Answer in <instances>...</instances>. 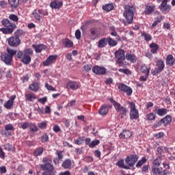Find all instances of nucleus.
<instances>
[{"label":"nucleus","instance_id":"obj_1","mask_svg":"<svg viewBox=\"0 0 175 175\" xmlns=\"http://www.w3.org/2000/svg\"><path fill=\"white\" fill-rule=\"evenodd\" d=\"M123 16L126 20L124 25H129L133 23V17H135V12L136 9L133 5H126L124 8Z\"/></svg>","mask_w":175,"mask_h":175},{"label":"nucleus","instance_id":"obj_2","mask_svg":"<svg viewBox=\"0 0 175 175\" xmlns=\"http://www.w3.org/2000/svg\"><path fill=\"white\" fill-rule=\"evenodd\" d=\"M1 25L5 27L3 28H0V32H2L5 35H10L13 33V31L16 29V25L8 18L3 19L1 21Z\"/></svg>","mask_w":175,"mask_h":175},{"label":"nucleus","instance_id":"obj_3","mask_svg":"<svg viewBox=\"0 0 175 175\" xmlns=\"http://www.w3.org/2000/svg\"><path fill=\"white\" fill-rule=\"evenodd\" d=\"M8 53H2L1 55V59L3 62L5 63L6 65H9L12 62V59H13V56L16 55L17 51L7 49Z\"/></svg>","mask_w":175,"mask_h":175},{"label":"nucleus","instance_id":"obj_4","mask_svg":"<svg viewBox=\"0 0 175 175\" xmlns=\"http://www.w3.org/2000/svg\"><path fill=\"white\" fill-rule=\"evenodd\" d=\"M108 100L111 103H112L116 111L118 113H120L121 118H123V117H125V116H126V108L121 107V104L117 103L116 100H114V99H113V98H109Z\"/></svg>","mask_w":175,"mask_h":175},{"label":"nucleus","instance_id":"obj_5","mask_svg":"<svg viewBox=\"0 0 175 175\" xmlns=\"http://www.w3.org/2000/svg\"><path fill=\"white\" fill-rule=\"evenodd\" d=\"M115 58H116L118 64V66H122L124 60L126 58L125 51L124 49H119L115 52Z\"/></svg>","mask_w":175,"mask_h":175},{"label":"nucleus","instance_id":"obj_6","mask_svg":"<svg viewBox=\"0 0 175 175\" xmlns=\"http://www.w3.org/2000/svg\"><path fill=\"white\" fill-rule=\"evenodd\" d=\"M130 106V120H137L139 118V110L136 109V105L133 102L129 103Z\"/></svg>","mask_w":175,"mask_h":175},{"label":"nucleus","instance_id":"obj_7","mask_svg":"<svg viewBox=\"0 0 175 175\" xmlns=\"http://www.w3.org/2000/svg\"><path fill=\"white\" fill-rule=\"evenodd\" d=\"M44 164L40 165L42 170L44 172L53 171L54 170V167L51 165V160H49L46 157H44L42 159Z\"/></svg>","mask_w":175,"mask_h":175},{"label":"nucleus","instance_id":"obj_8","mask_svg":"<svg viewBox=\"0 0 175 175\" xmlns=\"http://www.w3.org/2000/svg\"><path fill=\"white\" fill-rule=\"evenodd\" d=\"M24 55L22 57L21 62L25 64V65H28L31 62V54L33 53L32 49H27L23 51Z\"/></svg>","mask_w":175,"mask_h":175},{"label":"nucleus","instance_id":"obj_9","mask_svg":"<svg viewBox=\"0 0 175 175\" xmlns=\"http://www.w3.org/2000/svg\"><path fill=\"white\" fill-rule=\"evenodd\" d=\"M139 161V156L136 154H131L128 156L125 159V163L127 164V166L132 167L135 166V163Z\"/></svg>","mask_w":175,"mask_h":175},{"label":"nucleus","instance_id":"obj_10","mask_svg":"<svg viewBox=\"0 0 175 175\" xmlns=\"http://www.w3.org/2000/svg\"><path fill=\"white\" fill-rule=\"evenodd\" d=\"M118 88L120 90V91H122V92H126L128 96H131V95H132V92H133V90L131 88V87L124 83H119Z\"/></svg>","mask_w":175,"mask_h":175},{"label":"nucleus","instance_id":"obj_11","mask_svg":"<svg viewBox=\"0 0 175 175\" xmlns=\"http://www.w3.org/2000/svg\"><path fill=\"white\" fill-rule=\"evenodd\" d=\"M8 42L9 46H11L12 47H17L21 43V40L20 38H17L16 36H12L9 38H8Z\"/></svg>","mask_w":175,"mask_h":175},{"label":"nucleus","instance_id":"obj_12","mask_svg":"<svg viewBox=\"0 0 175 175\" xmlns=\"http://www.w3.org/2000/svg\"><path fill=\"white\" fill-rule=\"evenodd\" d=\"M92 72L95 75H106L107 73V69L105 67L99 66H94L92 68Z\"/></svg>","mask_w":175,"mask_h":175},{"label":"nucleus","instance_id":"obj_13","mask_svg":"<svg viewBox=\"0 0 175 175\" xmlns=\"http://www.w3.org/2000/svg\"><path fill=\"white\" fill-rule=\"evenodd\" d=\"M157 69L153 72V75L157 73H161L163 69H165V62L162 59H159L157 62Z\"/></svg>","mask_w":175,"mask_h":175},{"label":"nucleus","instance_id":"obj_14","mask_svg":"<svg viewBox=\"0 0 175 175\" xmlns=\"http://www.w3.org/2000/svg\"><path fill=\"white\" fill-rule=\"evenodd\" d=\"M57 58V55H50L44 62H43L42 65L44 66H49V65H51Z\"/></svg>","mask_w":175,"mask_h":175},{"label":"nucleus","instance_id":"obj_15","mask_svg":"<svg viewBox=\"0 0 175 175\" xmlns=\"http://www.w3.org/2000/svg\"><path fill=\"white\" fill-rule=\"evenodd\" d=\"M132 137V132L129 130L124 129L122 133L119 135L120 139H129Z\"/></svg>","mask_w":175,"mask_h":175},{"label":"nucleus","instance_id":"obj_16","mask_svg":"<svg viewBox=\"0 0 175 175\" xmlns=\"http://www.w3.org/2000/svg\"><path fill=\"white\" fill-rule=\"evenodd\" d=\"M165 64L167 66L175 65V58L172 55H168L165 59Z\"/></svg>","mask_w":175,"mask_h":175},{"label":"nucleus","instance_id":"obj_17","mask_svg":"<svg viewBox=\"0 0 175 175\" xmlns=\"http://www.w3.org/2000/svg\"><path fill=\"white\" fill-rule=\"evenodd\" d=\"M125 58H126V61H129L130 62H132L133 64H135V62H136V61H137V57L132 53H126Z\"/></svg>","mask_w":175,"mask_h":175},{"label":"nucleus","instance_id":"obj_18","mask_svg":"<svg viewBox=\"0 0 175 175\" xmlns=\"http://www.w3.org/2000/svg\"><path fill=\"white\" fill-rule=\"evenodd\" d=\"M149 47L151 49L150 53L152 54H157V53H158V50L159 49V45L155 42H152L150 44Z\"/></svg>","mask_w":175,"mask_h":175},{"label":"nucleus","instance_id":"obj_19","mask_svg":"<svg viewBox=\"0 0 175 175\" xmlns=\"http://www.w3.org/2000/svg\"><path fill=\"white\" fill-rule=\"evenodd\" d=\"M163 126H167L170 122H172V116L167 115L165 117L161 119Z\"/></svg>","mask_w":175,"mask_h":175},{"label":"nucleus","instance_id":"obj_20","mask_svg":"<svg viewBox=\"0 0 175 175\" xmlns=\"http://www.w3.org/2000/svg\"><path fill=\"white\" fill-rule=\"evenodd\" d=\"M43 11L42 10H36L33 12V16L36 20L40 21Z\"/></svg>","mask_w":175,"mask_h":175},{"label":"nucleus","instance_id":"obj_21","mask_svg":"<svg viewBox=\"0 0 175 175\" xmlns=\"http://www.w3.org/2000/svg\"><path fill=\"white\" fill-rule=\"evenodd\" d=\"M33 49H34L36 53H42V50H46V46L44 44H33Z\"/></svg>","mask_w":175,"mask_h":175},{"label":"nucleus","instance_id":"obj_22","mask_svg":"<svg viewBox=\"0 0 175 175\" xmlns=\"http://www.w3.org/2000/svg\"><path fill=\"white\" fill-rule=\"evenodd\" d=\"M140 70L142 73H144L146 76H150V70H151V68L147 67L146 64H142Z\"/></svg>","mask_w":175,"mask_h":175},{"label":"nucleus","instance_id":"obj_23","mask_svg":"<svg viewBox=\"0 0 175 175\" xmlns=\"http://www.w3.org/2000/svg\"><path fill=\"white\" fill-rule=\"evenodd\" d=\"M67 87L75 91L79 88V84L75 81H70L67 83Z\"/></svg>","mask_w":175,"mask_h":175},{"label":"nucleus","instance_id":"obj_24","mask_svg":"<svg viewBox=\"0 0 175 175\" xmlns=\"http://www.w3.org/2000/svg\"><path fill=\"white\" fill-rule=\"evenodd\" d=\"M29 90L33 91V92H38L39 91V83L34 82L29 85Z\"/></svg>","mask_w":175,"mask_h":175},{"label":"nucleus","instance_id":"obj_25","mask_svg":"<svg viewBox=\"0 0 175 175\" xmlns=\"http://www.w3.org/2000/svg\"><path fill=\"white\" fill-rule=\"evenodd\" d=\"M107 46V40L106 38H103L98 41V49H103Z\"/></svg>","mask_w":175,"mask_h":175},{"label":"nucleus","instance_id":"obj_26","mask_svg":"<svg viewBox=\"0 0 175 175\" xmlns=\"http://www.w3.org/2000/svg\"><path fill=\"white\" fill-rule=\"evenodd\" d=\"M167 109L165 108H160L156 110L157 114H158L160 117H163V116H166L167 114Z\"/></svg>","mask_w":175,"mask_h":175},{"label":"nucleus","instance_id":"obj_27","mask_svg":"<svg viewBox=\"0 0 175 175\" xmlns=\"http://www.w3.org/2000/svg\"><path fill=\"white\" fill-rule=\"evenodd\" d=\"M50 6L52 9H59L62 6V2L55 1L51 3Z\"/></svg>","mask_w":175,"mask_h":175},{"label":"nucleus","instance_id":"obj_28","mask_svg":"<svg viewBox=\"0 0 175 175\" xmlns=\"http://www.w3.org/2000/svg\"><path fill=\"white\" fill-rule=\"evenodd\" d=\"M154 11H155V6H154V5H147L146 7L144 13L148 15V14H151V13H152Z\"/></svg>","mask_w":175,"mask_h":175},{"label":"nucleus","instance_id":"obj_29","mask_svg":"<svg viewBox=\"0 0 175 175\" xmlns=\"http://www.w3.org/2000/svg\"><path fill=\"white\" fill-rule=\"evenodd\" d=\"M107 42L110 47H115L118 44V42L111 37L107 38Z\"/></svg>","mask_w":175,"mask_h":175},{"label":"nucleus","instance_id":"obj_30","mask_svg":"<svg viewBox=\"0 0 175 175\" xmlns=\"http://www.w3.org/2000/svg\"><path fill=\"white\" fill-rule=\"evenodd\" d=\"M160 10L162 12H169L170 10V7L167 5V3H161L160 5Z\"/></svg>","mask_w":175,"mask_h":175},{"label":"nucleus","instance_id":"obj_31","mask_svg":"<svg viewBox=\"0 0 175 175\" xmlns=\"http://www.w3.org/2000/svg\"><path fill=\"white\" fill-rule=\"evenodd\" d=\"M109 111V108L107 107V105H103L101 107V108L99 109V113L101 116H106Z\"/></svg>","mask_w":175,"mask_h":175},{"label":"nucleus","instance_id":"obj_32","mask_svg":"<svg viewBox=\"0 0 175 175\" xmlns=\"http://www.w3.org/2000/svg\"><path fill=\"white\" fill-rule=\"evenodd\" d=\"M25 96L27 102H33V100L36 99V96L35 94H26Z\"/></svg>","mask_w":175,"mask_h":175},{"label":"nucleus","instance_id":"obj_33","mask_svg":"<svg viewBox=\"0 0 175 175\" xmlns=\"http://www.w3.org/2000/svg\"><path fill=\"white\" fill-rule=\"evenodd\" d=\"M103 9L105 12H111V10L114 9V5H113L112 3L106 4L105 5H103Z\"/></svg>","mask_w":175,"mask_h":175},{"label":"nucleus","instance_id":"obj_34","mask_svg":"<svg viewBox=\"0 0 175 175\" xmlns=\"http://www.w3.org/2000/svg\"><path fill=\"white\" fill-rule=\"evenodd\" d=\"M116 165L117 166H118L119 167H122V169H129V166L125 165V164L124 163V159L119 160L117 162Z\"/></svg>","mask_w":175,"mask_h":175},{"label":"nucleus","instance_id":"obj_35","mask_svg":"<svg viewBox=\"0 0 175 175\" xmlns=\"http://www.w3.org/2000/svg\"><path fill=\"white\" fill-rule=\"evenodd\" d=\"M29 128L30 129V132L36 133L38 132V131H39L38 126H36V124L31 122H30V126H29Z\"/></svg>","mask_w":175,"mask_h":175},{"label":"nucleus","instance_id":"obj_36","mask_svg":"<svg viewBox=\"0 0 175 175\" xmlns=\"http://www.w3.org/2000/svg\"><path fill=\"white\" fill-rule=\"evenodd\" d=\"M57 155L58 157V159H53V162H54L55 165H57V163H58V161H61V159H62V158H64L62 152L57 151Z\"/></svg>","mask_w":175,"mask_h":175},{"label":"nucleus","instance_id":"obj_37","mask_svg":"<svg viewBox=\"0 0 175 175\" xmlns=\"http://www.w3.org/2000/svg\"><path fill=\"white\" fill-rule=\"evenodd\" d=\"M8 2L11 8H17V6H18V2H20V0H8Z\"/></svg>","mask_w":175,"mask_h":175},{"label":"nucleus","instance_id":"obj_38","mask_svg":"<svg viewBox=\"0 0 175 175\" xmlns=\"http://www.w3.org/2000/svg\"><path fill=\"white\" fill-rule=\"evenodd\" d=\"M72 167H75V161L68 159L66 160V169H72Z\"/></svg>","mask_w":175,"mask_h":175},{"label":"nucleus","instance_id":"obj_39","mask_svg":"<svg viewBox=\"0 0 175 175\" xmlns=\"http://www.w3.org/2000/svg\"><path fill=\"white\" fill-rule=\"evenodd\" d=\"M142 36L144 38L146 42H150V40H152V36L146 32L142 33Z\"/></svg>","mask_w":175,"mask_h":175},{"label":"nucleus","instance_id":"obj_40","mask_svg":"<svg viewBox=\"0 0 175 175\" xmlns=\"http://www.w3.org/2000/svg\"><path fill=\"white\" fill-rule=\"evenodd\" d=\"M14 35L17 38H20V37L25 35V31H24L23 29H18L16 31H15Z\"/></svg>","mask_w":175,"mask_h":175},{"label":"nucleus","instance_id":"obj_41","mask_svg":"<svg viewBox=\"0 0 175 175\" xmlns=\"http://www.w3.org/2000/svg\"><path fill=\"white\" fill-rule=\"evenodd\" d=\"M43 154V148H38L33 152V155L35 157H39Z\"/></svg>","mask_w":175,"mask_h":175},{"label":"nucleus","instance_id":"obj_42","mask_svg":"<svg viewBox=\"0 0 175 175\" xmlns=\"http://www.w3.org/2000/svg\"><path fill=\"white\" fill-rule=\"evenodd\" d=\"M118 72H120V73H124V75H132V72H131V70H129V69L128 68H120L118 70Z\"/></svg>","mask_w":175,"mask_h":175},{"label":"nucleus","instance_id":"obj_43","mask_svg":"<svg viewBox=\"0 0 175 175\" xmlns=\"http://www.w3.org/2000/svg\"><path fill=\"white\" fill-rule=\"evenodd\" d=\"M8 18L14 23H17L18 21V16H17L16 14H10Z\"/></svg>","mask_w":175,"mask_h":175},{"label":"nucleus","instance_id":"obj_44","mask_svg":"<svg viewBox=\"0 0 175 175\" xmlns=\"http://www.w3.org/2000/svg\"><path fill=\"white\" fill-rule=\"evenodd\" d=\"M146 162H147V159H146V157H142V159L139 160L136 164V167H140L142 165L146 163Z\"/></svg>","mask_w":175,"mask_h":175},{"label":"nucleus","instance_id":"obj_45","mask_svg":"<svg viewBox=\"0 0 175 175\" xmlns=\"http://www.w3.org/2000/svg\"><path fill=\"white\" fill-rule=\"evenodd\" d=\"M146 118L148 121H154V120L156 118L155 113H149L148 115H146Z\"/></svg>","mask_w":175,"mask_h":175},{"label":"nucleus","instance_id":"obj_46","mask_svg":"<svg viewBox=\"0 0 175 175\" xmlns=\"http://www.w3.org/2000/svg\"><path fill=\"white\" fill-rule=\"evenodd\" d=\"M100 143V141H99V139L93 140L92 142H90L89 147L90 148H94V147H95L96 146H98Z\"/></svg>","mask_w":175,"mask_h":175},{"label":"nucleus","instance_id":"obj_47","mask_svg":"<svg viewBox=\"0 0 175 175\" xmlns=\"http://www.w3.org/2000/svg\"><path fill=\"white\" fill-rule=\"evenodd\" d=\"M161 170L159 167H152V172L153 174L159 175V174H161Z\"/></svg>","mask_w":175,"mask_h":175},{"label":"nucleus","instance_id":"obj_48","mask_svg":"<svg viewBox=\"0 0 175 175\" xmlns=\"http://www.w3.org/2000/svg\"><path fill=\"white\" fill-rule=\"evenodd\" d=\"M38 126L40 129H46L47 128V122H42L38 124Z\"/></svg>","mask_w":175,"mask_h":175},{"label":"nucleus","instance_id":"obj_49","mask_svg":"<svg viewBox=\"0 0 175 175\" xmlns=\"http://www.w3.org/2000/svg\"><path fill=\"white\" fill-rule=\"evenodd\" d=\"M4 107L5 109H12L13 107V102L10 101L8 100L5 104H4Z\"/></svg>","mask_w":175,"mask_h":175},{"label":"nucleus","instance_id":"obj_50","mask_svg":"<svg viewBox=\"0 0 175 175\" xmlns=\"http://www.w3.org/2000/svg\"><path fill=\"white\" fill-rule=\"evenodd\" d=\"M84 142H85L84 137H78L75 140V144H77L78 146H80L81 144H83Z\"/></svg>","mask_w":175,"mask_h":175},{"label":"nucleus","instance_id":"obj_51","mask_svg":"<svg viewBox=\"0 0 175 175\" xmlns=\"http://www.w3.org/2000/svg\"><path fill=\"white\" fill-rule=\"evenodd\" d=\"M31 122H25L21 124V128H22V129H27V128H29Z\"/></svg>","mask_w":175,"mask_h":175},{"label":"nucleus","instance_id":"obj_52","mask_svg":"<svg viewBox=\"0 0 175 175\" xmlns=\"http://www.w3.org/2000/svg\"><path fill=\"white\" fill-rule=\"evenodd\" d=\"M161 21H162V18H157V19L152 24L151 28H155Z\"/></svg>","mask_w":175,"mask_h":175},{"label":"nucleus","instance_id":"obj_53","mask_svg":"<svg viewBox=\"0 0 175 175\" xmlns=\"http://www.w3.org/2000/svg\"><path fill=\"white\" fill-rule=\"evenodd\" d=\"M91 69H92V65L91 64H87L83 66V70H84L85 72H90Z\"/></svg>","mask_w":175,"mask_h":175},{"label":"nucleus","instance_id":"obj_54","mask_svg":"<svg viewBox=\"0 0 175 175\" xmlns=\"http://www.w3.org/2000/svg\"><path fill=\"white\" fill-rule=\"evenodd\" d=\"M14 127H13V125L12 124H6L5 126V131H6V132H8V131H14Z\"/></svg>","mask_w":175,"mask_h":175},{"label":"nucleus","instance_id":"obj_55","mask_svg":"<svg viewBox=\"0 0 175 175\" xmlns=\"http://www.w3.org/2000/svg\"><path fill=\"white\" fill-rule=\"evenodd\" d=\"M5 150L7 151H13V146L11 144H6L4 145Z\"/></svg>","mask_w":175,"mask_h":175},{"label":"nucleus","instance_id":"obj_56","mask_svg":"<svg viewBox=\"0 0 175 175\" xmlns=\"http://www.w3.org/2000/svg\"><path fill=\"white\" fill-rule=\"evenodd\" d=\"M153 165L154 166H160L161 165V157H157L156 159L153 161Z\"/></svg>","mask_w":175,"mask_h":175},{"label":"nucleus","instance_id":"obj_57","mask_svg":"<svg viewBox=\"0 0 175 175\" xmlns=\"http://www.w3.org/2000/svg\"><path fill=\"white\" fill-rule=\"evenodd\" d=\"M41 142H42V143H46V142H49V135H47V134H44L41 137Z\"/></svg>","mask_w":175,"mask_h":175},{"label":"nucleus","instance_id":"obj_58","mask_svg":"<svg viewBox=\"0 0 175 175\" xmlns=\"http://www.w3.org/2000/svg\"><path fill=\"white\" fill-rule=\"evenodd\" d=\"M157 151L159 154V158H161V157H162V154H163V149H162V147L159 146L157 149Z\"/></svg>","mask_w":175,"mask_h":175},{"label":"nucleus","instance_id":"obj_59","mask_svg":"<svg viewBox=\"0 0 175 175\" xmlns=\"http://www.w3.org/2000/svg\"><path fill=\"white\" fill-rule=\"evenodd\" d=\"M75 38L76 39H77L78 40H80V38H81V31H80L79 29H77L75 31Z\"/></svg>","mask_w":175,"mask_h":175},{"label":"nucleus","instance_id":"obj_60","mask_svg":"<svg viewBox=\"0 0 175 175\" xmlns=\"http://www.w3.org/2000/svg\"><path fill=\"white\" fill-rule=\"evenodd\" d=\"M45 87L48 90V91H56L55 88H54L53 86L49 85V83H46Z\"/></svg>","mask_w":175,"mask_h":175},{"label":"nucleus","instance_id":"obj_61","mask_svg":"<svg viewBox=\"0 0 175 175\" xmlns=\"http://www.w3.org/2000/svg\"><path fill=\"white\" fill-rule=\"evenodd\" d=\"M38 102L42 103V105H44L47 102V97H43L42 98H38Z\"/></svg>","mask_w":175,"mask_h":175},{"label":"nucleus","instance_id":"obj_62","mask_svg":"<svg viewBox=\"0 0 175 175\" xmlns=\"http://www.w3.org/2000/svg\"><path fill=\"white\" fill-rule=\"evenodd\" d=\"M73 42L70 41L69 39H66V47H72Z\"/></svg>","mask_w":175,"mask_h":175},{"label":"nucleus","instance_id":"obj_63","mask_svg":"<svg viewBox=\"0 0 175 175\" xmlns=\"http://www.w3.org/2000/svg\"><path fill=\"white\" fill-rule=\"evenodd\" d=\"M42 175H55L53 171H44Z\"/></svg>","mask_w":175,"mask_h":175},{"label":"nucleus","instance_id":"obj_64","mask_svg":"<svg viewBox=\"0 0 175 175\" xmlns=\"http://www.w3.org/2000/svg\"><path fill=\"white\" fill-rule=\"evenodd\" d=\"M23 57H24V52L19 51L17 53V57L23 59Z\"/></svg>","mask_w":175,"mask_h":175}]
</instances>
